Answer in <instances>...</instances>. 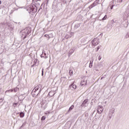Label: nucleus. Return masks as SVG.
Instances as JSON below:
<instances>
[{"instance_id":"nucleus-15","label":"nucleus","mask_w":129,"mask_h":129,"mask_svg":"<svg viewBox=\"0 0 129 129\" xmlns=\"http://www.w3.org/2000/svg\"><path fill=\"white\" fill-rule=\"evenodd\" d=\"M112 115H113V114L109 113L108 115V118H109V119H111V118H112Z\"/></svg>"},{"instance_id":"nucleus-42","label":"nucleus","mask_w":129,"mask_h":129,"mask_svg":"<svg viewBox=\"0 0 129 129\" xmlns=\"http://www.w3.org/2000/svg\"><path fill=\"white\" fill-rule=\"evenodd\" d=\"M0 5H2V1H0Z\"/></svg>"},{"instance_id":"nucleus-11","label":"nucleus","mask_w":129,"mask_h":129,"mask_svg":"<svg viewBox=\"0 0 129 129\" xmlns=\"http://www.w3.org/2000/svg\"><path fill=\"white\" fill-rule=\"evenodd\" d=\"M54 95L55 92L54 91H51L48 93V95L49 96H50V97H52V96H54Z\"/></svg>"},{"instance_id":"nucleus-38","label":"nucleus","mask_w":129,"mask_h":129,"mask_svg":"<svg viewBox=\"0 0 129 129\" xmlns=\"http://www.w3.org/2000/svg\"><path fill=\"white\" fill-rule=\"evenodd\" d=\"M25 123H24L23 124H22V125L21 126V127H23V126H24V125H25Z\"/></svg>"},{"instance_id":"nucleus-7","label":"nucleus","mask_w":129,"mask_h":129,"mask_svg":"<svg viewBox=\"0 0 129 129\" xmlns=\"http://www.w3.org/2000/svg\"><path fill=\"white\" fill-rule=\"evenodd\" d=\"M39 91H38L37 90H35L34 91V89L32 90L31 94H32V95H33L34 97H36V96H38V95H39Z\"/></svg>"},{"instance_id":"nucleus-30","label":"nucleus","mask_w":129,"mask_h":129,"mask_svg":"<svg viewBox=\"0 0 129 129\" xmlns=\"http://www.w3.org/2000/svg\"><path fill=\"white\" fill-rule=\"evenodd\" d=\"M126 38H129V33H127L126 34Z\"/></svg>"},{"instance_id":"nucleus-23","label":"nucleus","mask_w":129,"mask_h":129,"mask_svg":"<svg viewBox=\"0 0 129 129\" xmlns=\"http://www.w3.org/2000/svg\"><path fill=\"white\" fill-rule=\"evenodd\" d=\"M69 74H70V75H73V71L70 70V71H69Z\"/></svg>"},{"instance_id":"nucleus-20","label":"nucleus","mask_w":129,"mask_h":129,"mask_svg":"<svg viewBox=\"0 0 129 129\" xmlns=\"http://www.w3.org/2000/svg\"><path fill=\"white\" fill-rule=\"evenodd\" d=\"M25 116V114L23 112H21L20 113V117H24Z\"/></svg>"},{"instance_id":"nucleus-29","label":"nucleus","mask_w":129,"mask_h":129,"mask_svg":"<svg viewBox=\"0 0 129 129\" xmlns=\"http://www.w3.org/2000/svg\"><path fill=\"white\" fill-rule=\"evenodd\" d=\"M101 58H102L101 55H99V57H98V60H99V61H100V60H101Z\"/></svg>"},{"instance_id":"nucleus-27","label":"nucleus","mask_w":129,"mask_h":129,"mask_svg":"<svg viewBox=\"0 0 129 129\" xmlns=\"http://www.w3.org/2000/svg\"><path fill=\"white\" fill-rule=\"evenodd\" d=\"M46 119V116H43L41 117V120H45Z\"/></svg>"},{"instance_id":"nucleus-31","label":"nucleus","mask_w":129,"mask_h":129,"mask_svg":"<svg viewBox=\"0 0 129 129\" xmlns=\"http://www.w3.org/2000/svg\"><path fill=\"white\" fill-rule=\"evenodd\" d=\"M99 49H100V47L99 46H98L97 47L96 52H98V50H99Z\"/></svg>"},{"instance_id":"nucleus-25","label":"nucleus","mask_w":129,"mask_h":129,"mask_svg":"<svg viewBox=\"0 0 129 129\" xmlns=\"http://www.w3.org/2000/svg\"><path fill=\"white\" fill-rule=\"evenodd\" d=\"M44 37H46V38H48V39H50V35L48 34H45Z\"/></svg>"},{"instance_id":"nucleus-34","label":"nucleus","mask_w":129,"mask_h":129,"mask_svg":"<svg viewBox=\"0 0 129 129\" xmlns=\"http://www.w3.org/2000/svg\"><path fill=\"white\" fill-rule=\"evenodd\" d=\"M42 75H44V69H42Z\"/></svg>"},{"instance_id":"nucleus-14","label":"nucleus","mask_w":129,"mask_h":129,"mask_svg":"<svg viewBox=\"0 0 129 129\" xmlns=\"http://www.w3.org/2000/svg\"><path fill=\"white\" fill-rule=\"evenodd\" d=\"M72 87L74 89H76V88H77V86H76V85H70V88H72Z\"/></svg>"},{"instance_id":"nucleus-12","label":"nucleus","mask_w":129,"mask_h":129,"mask_svg":"<svg viewBox=\"0 0 129 129\" xmlns=\"http://www.w3.org/2000/svg\"><path fill=\"white\" fill-rule=\"evenodd\" d=\"M115 109L114 108H112L110 109L109 113H111L112 114H113L114 113Z\"/></svg>"},{"instance_id":"nucleus-39","label":"nucleus","mask_w":129,"mask_h":129,"mask_svg":"<svg viewBox=\"0 0 129 129\" xmlns=\"http://www.w3.org/2000/svg\"><path fill=\"white\" fill-rule=\"evenodd\" d=\"M34 62L35 63V64L37 63V59H35Z\"/></svg>"},{"instance_id":"nucleus-5","label":"nucleus","mask_w":129,"mask_h":129,"mask_svg":"<svg viewBox=\"0 0 129 129\" xmlns=\"http://www.w3.org/2000/svg\"><path fill=\"white\" fill-rule=\"evenodd\" d=\"M58 5H59V1L58 0H55L52 4V9H57L58 8Z\"/></svg>"},{"instance_id":"nucleus-1","label":"nucleus","mask_w":129,"mask_h":129,"mask_svg":"<svg viewBox=\"0 0 129 129\" xmlns=\"http://www.w3.org/2000/svg\"><path fill=\"white\" fill-rule=\"evenodd\" d=\"M29 32H28V29H24L21 31V35H22V37L24 39H26L27 38V36L29 35Z\"/></svg>"},{"instance_id":"nucleus-26","label":"nucleus","mask_w":129,"mask_h":129,"mask_svg":"<svg viewBox=\"0 0 129 129\" xmlns=\"http://www.w3.org/2000/svg\"><path fill=\"white\" fill-rule=\"evenodd\" d=\"M14 92V90L13 89H11L9 90L8 91H7L6 92Z\"/></svg>"},{"instance_id":"nucleus-2","label":"nucleus","mask_w":129,"mask_h":129,"mask_svg":"<svg viewBox=\"0 0 129 129\" xmlns=\"http://www.w3.org/2000/svg\"><path fill=\"white\" fill-rule=\"evenodd\" d=\"M87 80H88V78L87 77H84L82 79L81 82V85L82 86H85L87 84Z\"/></svg>"},{"instance_id":"nucleus-17","label":"nucleus","mask_w":129,"mask_h":129,"mask_svg":"<svg viewBox=\"0 0 129 129\" xmlns=\"http://www.w3.org/2000/svg\"><path fill=\"white\" fill-rule=\"evenodd\" d=\"M93 64V60L90 61L89 67V68H92V64Z\"/></svg>"},{"instance_id":"nucleus-9","label":"nucleus","mask_w":129,"mask_h":129,"mask_svg":"<svg viewBox=\"0 0 129 129\" xmlns=\"http://www.w3.org/2000/svg\"><path fill=\"white\" fill-rule=\"evenodd\" d=\"M40 57L41 58H44L45 59H47V58H48V56H47V54H46L45 51H42V54L40 55Z\"/></svg>"},{"instance_id":"nucleus-10","label":"nucleus","mask_w":129,"mask_h":129,"mask_svg":"<svg viewBox=\"0 0 129 129\" xmlns=\"http://www.w3.org/2000/svg\"><path fill=\"white\" fill-rule=\"evenodd\" d=\"M128 15H129V13H127L126 11L124 13V15H123L124 20H126L127 18H128Z\"/></svg>"},{"instance_id":"nucleus-37","label":"nucleus","mask_w":129,"mask_h":129,"mask_svg":"<svg viewBox=\"0 0 129 129\" xmlns=\"http://www.w3.org/2000/svg\"><path fill=\"white\" fill-rule=\"evenodd\" d=\"M118 2L119 3H122V0H118Z\"/></svg>"},{"instance_id":"nucleus-40","label":"nucleus","mask_w":129,"mask_h":129,"mask_svg":"<svg viewBox=\"0 0 129 129\" xmlns=\"http://www.w3.org/2000/svg\"><path fill=\"white\" fill-rule=\"evenodd\" d=\"M48 113H50V112H45V114H48Z\"/></svg>"},{"instance_id":"nucleus-18","label":"nucleus","mask_w":129,"mask_h":129,"mask_svg":"<svg viewBox=\"0 0 129 129\" xmlns=\"http://www.w3.org/2000/svg\"><path fill=\"white\" fill-rule=\"evenodd\" d=\"M73 108H74V105H72L69 108V111H71V110H72V109H73Z\"/></svg>"},{"instance_id":"nucleus-28","label":"nucleus","mask_w":129,"mask_h":129,"mask_svg":"<svg viewBox=\"0 0 129 129\" xmlns=\"http://www.w3.org/2000/svg\"><path fill=\"white\" fill-rule=\"evenodd\" d=\"M94 6L91 4L89 7V9H92V8H94Z\"/></svg>"},{"instance_id":"nucleus-16","label":"nucleus","mask_w":129,"mask_h":129,"mask_svg":"<svg viewBox=\"0 0 129 129\" xmlns=\"http://www.w3.org/2000/svg\"><path fill=\"white\" fill-rule=\"evenodd\" d=\"M74 48H71L70 50V55H72V54H73V53H74Z\"/></svg>"},{"instance_id":"nucleus-21","label":"nucleus","mask_w":129,"mask_h":129,"mask_svg":"<svg viewBox=\"0 0 129 129\" xmlns=\"http://www.w3.org/2000/svg\"><path fill=\"white\" fill-rule=\"evenodd\" d=\"M13 90L14 91V92H18V91H19V88L16 87Z\"/></svg>"},{"instance_id":"nucleus-3","label":"nucleus","mask_w":129,"mask_h":129,"mask_svg":"<svg viewBox=\"0 0 129 129\" xmlns=\"http://www.w3.org/2000/svg\"><path fill=\"white\" fill-rule=\"evenodd\" d=\"M92 43L93 46H97L98 44H99V39L97 38H94L92 41Z\"/></svg>"},{"instance_id":"nucleus-22","label":"nucleus","mask_w":129,"mask_h":129,"mask_svg":"<svg viewBox=\"0 0 129 129\" xmlns=\"http://www.w3.org/2000/svg\"><path fill=\"white\" fill-rule=\"evenodd\" d=\"M106 19H107V15H105V16L102 18V20L103 21H105V20H106Z\"/></svg>"},{"instance_id":"nucleus-41","label":"nucleus","mask_w":129,"mask_h":129,"mask_svg":"<svg viewBox=\"0 0 129 129\" xmlns=\"http://www.w3.org/2000/svg\"><path fill=\"white\" fill-rule=\"evenodd\" d=\"M14 105H17V103H14Z\"/></svg>"},{"instance_id":"nucleus-8","label":"nucleus","mask_w":129,"mask_h":129,"mask_svg":"<svg viewBox=\"0 0 129 129\" xmlns=\"http://www.w3.org/2000/svg\"><path fill=\"white\" fill-rule=\"evenodd\" d=\"M97 110L99 113H102L103 111V107L100 105L98 106Z\"/></svg>"},{"instance_id":"nucleus-13","label":"nucleus","mask_w":129,"mask_h":129,"mask_svg":"<svg viewBox=\"0 0 129 129\" xmlns=\"http://www.w3.org/2000/svg\"><path fill=\"white\" fill-rule=\"evenodd\" d=\"M87 102H88V99H86L83 101L82 104V106H84V105H86V103H87Z\"/></svg>"},{"instance_id":"nucleus-19","label":"nucleus","mask_w":129,"mask_h":129,"mask_svg":"<svg viewBox=\"0 0 129 129\" xmlns=\"http://www.w3.org/2000/svg\"><path fill=\"white\" fill-rule=\"evenodd\" d=\"M95 4H96V6H97V5H99L100 4V1L99 0H96L94 2Z\"/></svg>"},{"instance_id":"nucleus-35","label":"nucleus","mask_w":129,"mask_h":129,"mask_svg":"<svg viewBox=\"0 0 129 129\" xmlns=\"http://www.w3.org/2000/svg\"><path fill=\"white\" fill-rule=\"evenodd\" d=\"M126 25H125L124 27H125L126 28V27H127L128 24H127V22H126Z\"/></svg>"},{"instance_id":"nucleus-33","label":"nucleus","mask_w":129,"mask_h":129,"mask_svg":"<svg viewBox=\"0 0 129 129\" xmlns=\"http://www.w3.org/2000/svg\"><path fill=\"white\" fill-rule=\"evenodd\" d=\"M92 5L93 6H94V7H95V6H96V4H95V2H94Z\"/></svg>"},{"instance_id":"nucleus-36","label":"nucleus","mask_w":129,"mask_h":129,"mask_svg":"<svg viewBox=\"0 0 129 129\" xmlns=\"http://www.w3.org/2000/svg\"><path fill=\"white\" fill-rule=\"evenodd\" d=\"M113 9V5L110 7V9L112 10Z\"/></svg>"},{"instance_id":"nucleus-4","label":"nucleus","mask_w":129,"mask_h":129,"mask_svg":"<svg viewBox=\"0 0 129 129\" xmlns=\"http://www.w3.org/2000/svg\"><path fill=\"white\" fill-rule=\"evenodd\" d=\"M42 87H43V86L41 84H39L34 88V91H35V90H37V91L38 90H39L38 92H39V93H40L41 91H42V89H43Z\"/></svg>"},{"instance_id":"nucleus-6","label":"nucleus","mask_w":129,"mask_h":129,"mask_svg":"<svg viewBox=\"0 0 129 129\" xmlns=\"http://www.w3.org/2000/svg\"><path fill=\"white\" fill-rule=\"evenodd\" d=\"M27 10L29 11V13H35L36 12L35 8L32 6H29Z\"/></svg>"},{"instance_id":"nucleus-32","label":"nucleus","mask_w":129,"mask_h":129,"mask_svg":"<svg viewBox=\"0 0 129 129\" xmlns=\"http://www.w3.org/2000/svg\"><path fill=\"white\" fill-rule=\"evenodd\" d=\"M3 101H4V99H3V98L0 99V103H2V102H3Z\"/></svg>"},{"instance_id":"nucleus-24","label":"nucleus","mask_w":129,"mask_h":129,"mask_svg":"<svg viewBox=\"0 0 129 129\" xmlns=\"http://www.w3.org/2000/svg\"><path fill=\"white\" fill-rule=\"evenodd\" d=\"M126 11L127 13H129V5L126 8Z\"/></svg>"}]
</instances>
